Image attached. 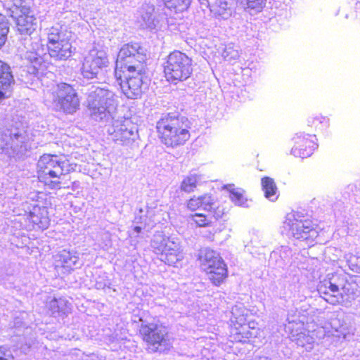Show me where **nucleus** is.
Instances as JSON below:
<instances>
[{"instance_id":"obj_1","label":"nucleus","mask_w":360,"mask_h":360,"mask_svg":"<svg viewBox=\"0 0 360 360\" xmlns=\"http://www.w3.org/2000/svg\"><path fill=\"white\" fill-rule=\"evenodd\" d=\"M186 210L191 212L188 221L195 228H211L221 222L225 207L218 203L211 193L193 195L186 201Z\"/></svg>"},{"instance_id":"obj_2","label":"nucleus","mask_w":360,"mask_h":360,"mask_svg":"<svg viewBox=\"0 0 360 360\" xmlns=\"http://www.w3.org/2000/svg\"><path fill=\"white\" fill-rule=\"evenodd\" d=\"M76 164L67 156L44 153L39 156L36 164V177L45 188L60 190L62 188L61 178L75 170Z\"/></svg>"},{"instance_id":"obj_3","label":"nucleus","mask_w":360,"mask_h":360,"mask_svg":"<svg viewBox=\"0 0 360 360\" xmlns=\"http://www.w3.org/2000/svg\"><path fill=\"white\" fill-rule=\"evenodd\" d=\"M155 128L160 141L167 148L181 147L191 138V123L180 114L168 112L162 115Z\"/></svg>"},{"instance_id":"obj_4","label":"nucleus","mask_w":360,"mask_h":360,"mask_svg":"<svg viewBox=\"0 0 360 360\" xmlns=\"http://www.w3.org/2000/svg\"><path fill=\"white\" fill-rule=\"evenodd\" d=\"M162 67L164 77L172 84L187 80L194 70L192 58L179 50L170 51L165 57Z\"/></svg>"},{"instance_id":"obj_5","label":"nucleus","mask_w":360,"mask_h":360,"mask_svg":"<svg viewBox=\"0 0 360 360\" xmlns=\"http://www.w3.org/2000/svg\"><path fill=\"white\" fill-rule=\"evenodd\" d=\"M46 51L49 56L58 61L67 60L75 52L71 32L61 25L51 26L47 31Z\"/></svg>"},{"instance_id":"obj_6","label":"nucleus","mask_w":360,"mask_h":360,"mask_svg":"<svg viewBox=\"0 0 360 360\" xmlns=\"http://www.w3.org/2000/svg\"><path fill=\"white\" fill-rule=\"evenodd\" d=\"M198 259L202 271L214 286L219 287L225 282L229 276L228 266L219 253L205 249L200 252Z\"/></svg>"},{"instance_id":"obj_7","label":"nucleus","mask_w":360,"mask_h":360,"mask_svg":"<svg viewBox=\"0 0 360 360\" xmlns=\"http://www.w3.org/2000/svg\"><path fill=\"white\" fill-rule=\"evenodd\" d=\"M146 56L141 46L138 43H128L123 45L118 53L115 71L146 72Z\"/></svg>"},{"instance_id":"obj_8","label":"nucleus","mask_w":360,"mask_h":360,"mask_svg":"<svg viewBox=\"0 0 360 360\" xmlns=\"http://www.w3.org/2000/svg\"><path fill=\"white\" fill-rule=\"evenodd\" d=\"M139 335L150 352H160L162 347L167 349L169 346V333L163 323H143L140 326Z\"/></svg>"},{"instance_id":"obj_9","label":"nucleus","mask_w":360,"mask_h":360,"mask_svg":"<svg viewBox=\"0 0 360 360\" xmlns=\"http://www.w3.org/2000/svg\"><path fill=\"white\" fill-rule=\"evenodd\" d=\"M53 103L56 110L66 115H72L80 108V98L77 89L68 83L60 82L56 84L52 93Z\"/></svg>"},{"instance_id":"obj_10","label":"nucleus","mask_w":360,"mask_h":360,"mask_svg":"<svg viewBox=\"0 0 360 360\" xmlns=\"http://www.w3.org/2000/svg\"><path fill=\"white\" fill-rule=\"evenodd\" d=\"M283 226L288 229L295 238L307 242L309 245H312L319 236L317 226L312 220L298 214L288 215Z\"/></svg>"},{"instance_id":"obj_11","label":"nucleus","mask_w":360,"mask_h":360,"mask_svg":"<svg viewBox=\"0 0 360 360\" xmlns=\"http://www.w3.org/2000/svg\"><path fill=\"white\" fill-rule=\"evenodd\" d=\"M12 18L16 31L21 35L31 36L37 30V18L30 6L14 5L11 8Z\"/></svg>"},{"instance_id":"obj_12","label":"nucleus","mask_w":360,"mask_h":360,"mask_svg":"<svg viewBox=\"0 0 360 360\" xmlns=\"http://www.w3.org/2000/svg\"><path fill=\"white\" fill-rule=\"evenodd\" d=\"M146 72L136 70L115 71V77L119 82L122 92L131 99H136L142 94L143 76Z\"/></svg>"},{"instance_id":"obj_13","label":"nucleus","mask_w":360,"mask_h":360,"mask_svg":"<svg viewBox=\"0 0 360 360\" xmlns=\"http://www.w3.org/2000/svg\"><path fill=\"white\" fill-rule=\"evenodd\" d=\"M111 96L108 90L97 88L89 96L87 108L91 115L95 119L102 120L110 117Z\"/></svg>"},{"instance_id":"obj_14","label":"nucleus","mask_w":360,"mask_h":360,"mask_svg":"<svg viewBox=\"0 0 360 360\" xmlns=\"http://www.w3.org/2000/svg\"><path fill=\"white\" fill-rule=\"evenodd\" d=\"M154 253L159 259L169 266L180 260V250L178 245L168 237L160 236L151 242Z\"/></svg>"},{"instance_id":"obj_15","label":"nucleus","mask_w":360,"mask_h":360,"mask_svg":"<svg viewBox=\"0 0 360 360\" xmlns=\"http://www.w3.org/2000/svg\"><path fill=\"white\" fill-rule=\"evenodd\" d=\"M109 65L108 54L103 50H96L94 54L84 58L82 65V73L84 77L93 79L103 68Z\"/></svg>"},{"instance_id":"obj_16","label":"nucleus","mask_w":360,"mask_h":360,"mask_svg":"<svg viewBox=\"0 0 360 360\" xmlns=\"http://www.w3.org/2000/svg\"><path fill=\"white\" fill-rule=\"evenodd\" d=\"M293 146L291 153L295 157L306 158L311 156L316 149L317 139L315 134H297L292 138Z\"/></svg>"},{"instance_id":"obj_17","label":"nucleus","mask_w":360,"mask_h":360,"mask_svg":"<svg viewBox=\"0 0 360 360\" xmlns=\"http://www.w3.org/2000/svg\"><path fill=\"white\" fill-rule=\"evenodd\" d=\"M231 322V333L236 341L245 342L253 336L250 329H254V327H251L250 322L247 321L246 314L233 312Z\"/></svg>"},{"instance_id":"obj_18","label":"nucleus","mask_w":360,"mask_h":360,"mask_svg":"<svg viewBox=\"0 0 360 360\" xmlns=\"http://www.w3.org/2000/svg\"><path fill=\"white\" fill-rule=\"evenodd\" d=\"M318 290L325 301L330 304L337 305L342 299V295L335 294L339 292L340 288L336 283L332 282L331 279L320 282Z\"/></svg>"},{"instance_id":"obj_19","label":"nucleus","mask_w":360,"mask_h":360,"mask_svg":"<svg viewBox=\"0 0 360 360\" xmlns=\"http://www.w3.org/2000/svg\"><path fill=\"white\" fill-rule=\"evenodd\" d=\"M14 83V77L10 65L0 60V101L8 98L7 91Z\"/></svg>"},{"instance_id":"obj_20","label":"nucleus","mask_w":360,"mask_h":360,"mask_svg":"<svg viewBox=\"0 0 360 360\" xmlns=\"http://www.w3.org/2000/svg\"><path fill=\"white\" fill-rule=\"evenodd\" d=\"M28 219L34 228L46 229L50 222L49 212L46 207L35 205L28 214Z\"/></svg>"},{"instance_id":"obj_21","label":"nucleus","mask_w":360,"mask_h":360,"mask_svg":"<svg viewBox=\"0 0 360 360\" xmlns=\"http://www.w3.org/2000/svg\"><path fill=\"white\" fill-rule=\"evenodd\" d=\"M224 189L229 192L231 201L237 206L248 207V198L245 195V191L241 188L235 187L234 184H226Z\"/></svg>"},{"instance_id":"obj_22","label":"nucleus","mask_w":360,"mask_h":360,"mask_svg":"<svg viewBox=\"0 0 360 360\" xmlns=\"http://www.w3.org/2000/svg\"><path fill=\"white\" fill-rule=\"evenodd\" d=\"M201 180V174L190 173L183 179L182 181L181 182L180 188L184 193H193L200 184Z\"/></svg>"},{"instance_id":"obj_23","label":"nucleus","mask_w":360,"mask_h":360,"mask_svg":"<svg viewBox=\"0 0 360 360\" xmlns=\"http://www.w3.org/2000/svg\"><path fill=\"white\" fill-rule=\"evenodd\" d=\"M165 8L174 14H182L186 12L193 0H162Z\"/></svg>"},{"instance_id":"obj_24","label":"nucleus","mask_w":360,"mask_h":360,"mask_svg":"<svg viewBox=\"0 0 360 360\" xmlns=\"http://www.w3.org/2000/svg\"><path fill=\"white\" fill-rule=\"evenodd\" d=\"M78 258L69 251H63L59 255V262L60 266L66 271L70 272L73 270L77 263Z\"/></svg>"},{"instance_id":"obj_25","label":"nucleus","mask_w":360,"mask_h":360,"mask_svg":"<svg viewBox=\"0 0 360 360\" xmlns=\"http://www.w3.org/2000/svg\"><path fill=\"white\" fill-rule=\"evenodd\" d=\"M262 189L266 198H271L276 195L278 188L274 180L269 176H264L261 179Z\"/></svg>"},{"instance_id":"obj_26","label":"nucleus","mask_w":360,"mask_h":360,"mask_svg":"<svg viewBox=\"0 0 360 360\" xmlns=\"http://www.w3.org/2000/svg\"><path fill=\"white\" fill-rule=\"evenodd\" d=\"M307 125L316 131L327 127L328 126V119L321 114L311 116L307 119Z\"/></svg>"},{"instance_id":"obj_27","label":"nucleus","mask_w":360,"mask_h":360,"mask_svg":"<svg viewBox=\"0 0 360 360\" xmlns=\"http://www.w3.org/2000/svg\"><path fill=\"white\" fill-rule=\"evenodd\" d=\"M115 129L113 131L108 129L110 134L113 135V140L115 141L125 142L129 141L130 136L132 134L131 131H129L124 127L123 124H117L115 126Z\"/></svg>"},{"instance_id":"obj_28","label":"nucleus","mask_w":360,"mask_h":360,"mask_svg":"<svg viewBox=\"0 0 360 360\" xmlns=\"http://www.w3.org/2000/svg\"><path fill=\"white\" fill-rule=\"evenodd\" d=\"M336 277L338 281H345V283L341 285V289L346 295H355L356 294L359 288L356 282H349L344 275H337Z\"/></svg>"},{"instance_id":"obj_29","label":"nucleus","mask_w":360,"mask_h":360,"mask_svg":"<svg viewBox=\"0 0 360 360\" xmlns=\"http://www.w3.org/2000/svg\"><path fill=\"white\" fill-rule=\"evenodd\" d=\"M222 56L226 60H236L240 57V50L234 44L229 43L225 46Z\"/></svg>"},{"instance_id":"obj_30","label":"nucleus","mask_w":360,"mask_h":360,"mask_svg":"<svg viewBox=\"0 0 360 360\" xmlns=\"http://www.w3.org/2000/svg\"><path fill=\"white\" fill-rule=\"evenodd\" d=\"M9 21L6 16L0 13V49L5 44L9 32Z\"/></svg>"},{"instance_id":"obj_31","label":"nucleus","mask_w":360,"mask_h":360,"mask_svg":"<svg viewBox=\"0 0 360 360\" xmlns=\"http://www.w3.org/2000/svg\"><path fill=\"white\" fill-rule=\"evenodd\" d=\"M207 6L215 15H222L227 9V3L222 0H207Z\"/></svg>"},{"instance_id":"obj_32","label":"nucleus","mask_w":360,"mask_h":360,"mask_svg":"<svg viewBox=\"0 0 360 360\" xmlns=\"http://www.w3.org/2000/svg\"><path fill=\"white\" fill-rule=\"evenodd\" d=\"M246 8L261 11L266 6V0H240Z\"/></svg>"},{"instance_id":"obj_33","label":"nucleus","mask_w":360,"mask_h":360,"mask_svg":"<svg viewBox=\"0 0 360 360\" xmlns=\"http://www.w3.org/2000/svg\"><path fill=\"white\" fill-rule=\"evenodd\" d=\"M68 302L63 301L61 300H58L56 298H53L51 302L50 310L52 314H65V309L63 308L64 306H66Z\"/></svg>"},{"instance_id":"obj_34","label":"nucleus","mask_w":360,"mask_h":360,"mask_svg":"<svg viewBox=\"0 0 360 360\" xmlns=\"http://www.w3.org/2000/svg\"><path fill=\"white\" fill-rule=\"evenodd\" d=\"M30 60L34 73H38L39 70H42L45 66L41 56L34 57L33 58H30Z\"/></svg>"},{"instance_id":"obj_35","label":"nucleus","mask_w":360,"mask_h":360,"mask_svg":"<svg viewBox=\"0 0 360 360\" xmlns=\"http://www.w3.org/2000/svg\"><path fill=\"white\" fill-rule=\"evenodd\" d=\"M4 350H3V347H0V360H6L4 358Z\"/></svg>"},{"instance_id":"obj_36","label":"nucleus","mask_w":360,"mask_h":360,"mask_svg":"<svg viewBox=\"0 0 360 360\" xmlns=\"http://www.w3.org/2000/svg\"><path fill=\"white\" fill-rule=\"evenodd\" d=\"M134 231L136 233H140L141 231V228L140 226H134Z\"/></svg>"}]
</instances>
